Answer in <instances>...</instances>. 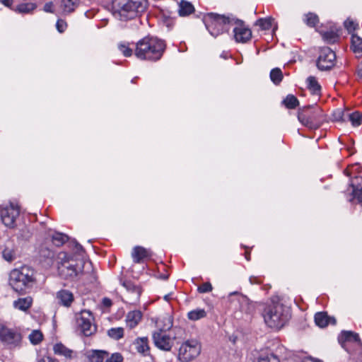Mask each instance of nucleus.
I'll use <instances>...</instances> for the list:
<instances>
[{
	"instance_id": "obj_1",
	"label": "nucleus",
	"mask_w": 362,
	"mask_h": 362,
	"mask_svg": "<svg viewBox=\"0 0 362 362\" xmlns=\"http://www.w3.org/2000/svg\"><path fill=\"white\" fill-rule=\"evenodd\" d=\"M72 245H74L75 255L60 252L57 256V271L59 276L64 279L76 276L83 268V262L78 258L82 256L83 247L76 242H73Z\"/></svg>"
},
{
	"instance_id": "obj_2",
	"label": "nucleus",
	"mask_w": 362,
	"mask_h": 362,
	"mask_svg": "<svg viewBox=\"0 0 362 362\" xmlns=\"http://www.w3.org/2000/svg\"><path fill=\"white\" fill-rule=\"evenodd\" d=\"M147 6V0H113L112 14L119 21H128L139 16Z\"/></svg>"
},
{
	"instance_id": "obj_3",
	"label": "nucleus",
	"mask_w": 362,
	"mask_h": 362,
	"mask_svg": "<svg viewBox=\"0 0 362 362\" xmlns=\"http://www.w3.org/2000/svg\"><path fill=\"white\" fill-rule=\"evenodd\" d=\"M165 49L164 41L156 37L147 36L136 44L134 54L141 60L156 62L162 57Z\"/></svg>"
},
{
	"instance_id": "obj_4",
	"label": "nucleus",
	"mask_w": 362,
	"mask_h": 362,
	"mask_svg": "<svg viewBox=\"0 0 362 362\" xmlns=\"http://www.w3.org/2000/svg\"><path fill=\"white\" fill-rule=\"evenodd\" d=\"M266 325L273 329L283 327L291 317L288 308L280 302H273L267 306L263 313Z\"/></svg>"
},
{
	"instance_id": "obj_5",
	"label": "nucleus",
	"mask_w": 362,
	"mask_h": 362,
	"mask_svg": "<svg viewBox=\"0 0 362 362\" xmlns=\"http://www.w3.org/2000/svg\"><path fill=\"white\" fill-rule=\"evenodd\" d=\"M36 281L35 271L28 266L13 269L9 274V285L18 293H23L33 286Z\"/></svg>"
},
{
	"instance_id": "obj_6",
	"label": "nucleus",
	"mask_w": 362,
	"mask_h": 362,
	"mask_svg": "<svg viewBox=\"0 0 362 362\" xmlns=\"http://www.w3.org/2000/svg\"><path fill=\"white\" fill-rule=\"evenodd\" d=\"M324 117L322 110L317 105L305 106L298 111V119L305 127L317 129Z\"/></svg>"
},
{
	"instance_id": "obj_7",
	"label": "nucleus",
	"mask_w": 362,
	"mask_h": 362,
	"mask_svg": "<svg viewBox=\"0 0 362 362\" xmlns=\"http://www.w3.org/2000/svg\"><path fill=\"white\" fill-rule=\"evenodd\" d=\"M203 21L209 33L215 37L228 32L230 25H233V20L214 13L204 16Z\"/></svg>"
},
{
	"instance_id": "obj_8",
	"label": "nucleus",
	"mask_w": 362,
	"mask_h": 362,
	"mask_svg": "<svg viewBox=\"0 0 362 362\" xmlns=\"http://www.w3.org/2000/svg\"><path fill=\"white\" fill-rule=\"evenodd\" d=\"M0 341L10 349L19 347L22 342V334L18 328L0 323Z\"/></svg>"
},
{
	"instance_id": "obj_9",
	"label": "nucleus",
	"mask_w": 362,
	"mask_h": 362,
	"mask_svg": "<svg viewBox=\"0 0 362 362\" xmlns=\"http://www.w3.org/2000/svg\"><path fill=\"white\" fill-rule=\"evenodd\" d=\"M202 346L197 340H187L179 349L178 360L181 362H190L200 354Z\"/></svg>"
},
{
	"instance_id": "obj_10",
	"label": "nucleus",
	"mask_w": 362,
	"mask_h": 362,
	"mask_svg": "<svg viewBox=\"0 0 362 362\" xmlns=\"http://www.w3.org/2000/svg\"><path fill=\"white\" fill-rule=\"evenodd\" d=\"M20 215V208L12 203L3 204L0 207V217L2 223L8 228L16 226V220Z\"/></svg>"
},
{
	"instance_id": "obj_11",
	"label": "nucleus",
	"mask_w": 362,
	"mask_h": 362,
	"mask_svg": "<svg viewBox=\"0 0 362 362\" xmlns=\"http://www.w3.org/2000/svg\"><path fill=\"white\" fill-rule=\"evenodd\" d=\"M336 54L327 47H322L320 50L317 60V66L321 71L331 69L335 64Z\"/></svg>"
},
{
	"instance_id": "obj_12",
	"label": "nucleus",
	"mask_w": 362,
	"mask_h": 362,
	"mask_svg": "<svg viewBox=\"0 0 362 362\" xmlns=\"http://www.w3.org/2000/svg\"><path fill=\"white\" fill-rule=\"evenodd\" d=\"M122 285L126 288L127 292L124 302L130 305L139 303L142 293L141 288L134 284L132 281L127 280L122 281Z\"/></svg>"
},
{
	"instance_id": "obj_13",
	"label": "nucleus",
	"mask_w": 362,
	"mask_h": 362,
	"mask_svg": "<svg viewBox=\"0 0 362 362\" xmlns=\"http://www.w3.org/2000/svg\"><path fill=\"white\" fill-rule=\"evenodd\" d=\"M78 330L86 337L90 336V311L83 310L76 315Z\"/></svg>"
},
{
	"instance_id": "obj_14",
	"label": "nucleus",
	"mask_w": 362,
	"mask_h": 362,
	"mask_svg": "<svg viewBox=\"0 0 362 362\" xmlns=\"http://www.w3.org/2000/svg\"><path fill=\"white\" fill-rule=\"evenodd\" d=\"M234 23L235 26L233 28V33L235 41L241 43L248 42L252 37L251 30L246 27L242 21L237 20Z\"/></svg>"
},
{
	"instance_id": "obj_15",
	"label": "nucleus",
	"mask_w": 362,
	"mask_h": 362,
	"mask_svg": "<svg viewBox=\"0 0 362 362\" xmlns=\"http://www.w3.org/2000/svg\"><path fill=\"white\" fill-rule=\"evenodd\" d=\"M174 339L162 331L154 332L153 339L154 344L163 351H170L173 346Z\"/></svg>"
},
{
	"instance_id": "obj_16",
	"label": "nucleus",
	"mask_w": 362,
	"mask_h": 362,
	"mask_svg": "<svg viewBox=\"0 0 362 362\" xmlns=\"http://www.w3.org/2000/svg\"><path fill=\"white\" fill-rule=\"evenodd\" d=\"M56 300L58 305L70 308L74 301V296L71 291L67 289H61L56 293Z\"/></svg>"
},
{
	"instance_id": "obj_17",
	"label": "nucleus",
	"mask_w": 362,
	"mask_h": 362,
	"mask_svg": "<svg viewBox=\"0 0 362 362\" xmlns=\"http://www.w3.org/2000/svg\"><path fill=\"white\" fill-rule=\"evenodd\" d=\"M338 116H335V119L337 120L345 121L347 118L354 127H358L362 123V114L358 111L352 113L341 112L338 111Z\"/></svg>"
},
{
	"instance_id": "obj_18",
	"label": "nucleus",
	"mask_w": 362,
	"mask_h": 362,
	"mask_svg": "<svg viewBox=\"0 0 362 362\" xmlns=\"http://www.w3.org/2000/svg\"><path fill=\"white\" fill-rule=\"evenodd\" d=\"M143 314L139 310L129 312L125 318L127 326L130 329L136 327L142 319Z\"/></svg>"
},
{
	"instance_id": "obj_19",
	"label": "nucleus",
	"mask_w": 362,
	"mask_h": 362,
	"mask_svg": "<svg viewBox=\"0 0 362 362\" xmlns=\"http://www.w3.org/2000/svg\"><path fill=\"white\" fill-rule=\"evenodd\" d=\"M315 324L320 327H325L329 324L335 325L336 320L334 317H330L326 313L320 312L317 313L315 315Z\"/></svg>"
},
{
	"instance_id": "obj_20",
	"label": "nucleus",
	"mask_w": 362,
	"mask_h": 362,
	"mask_svg": "<svg viewBox=\"0 0 362 362\" xmlns=\"http://www.w3.org/2000/svg\"><path fill=\"white\" fill-rule=\"evenodd\" d=\"M135 349L138 353L143 356H147L149 354L150 347L148 346V339L147 337H139L134 341Z\"/></svg>"
},
{
	"instance_id": "obj_21",
	"label": "nucleus",
	"mask_w": 362,
	"mask_h": 362,
	"mask_svg": "<svg viewBox=\"0 0 362 362\" xmlns=\"http://www.w3.org/2000/svg\"><path fill=\"white\" fill-rule=\"evenodd\" d=\"M351 185L353 188L354 197L362 204V177H355L351 180Z\"/></svg>"
},
{
	"instance_id": "obj_22",
	"label": "nucleus",
	"mask_w": 362,
	"mask_h": 362,
	"mask_svg": "<svg viewBox=\"0 0 362 362\" xmlns=\"http://www.w3.org/2000/svg\"><path fill=\"white\" fill-rule=\"evenodd\" d=\"M339 341L341 344L342 346L344 347L345 343L346 342H360V338L358 334L351 331H343L339 337Z\"/></svg>"
},
{
	"instance_id": "obj_23",
	"label": "nucleus",
	"mask_w": 362,
	"mask_h": 362,
	"mask_svg": "<svg viewBox=\"0 0 362 362\" xmlns=\"http://www.w3.org/2000/svg\"><path fill=\"white\" fill-rule=\"evenodd\" d=\"M132 256L135 263H140L149 256V252L143 247L136 246L132 251Z\"/></svg>"
},
{
	"instance_id": "obj_24",
	"label": "nucleus",
	"mask_w": 362,
	"mask_h": 362,
	"mask_svg": "<svg viewBox=\"0 0 362 362\" xmlns=\"http://www.w3.org/2000/svg\"><path fill=\"white\" fill-rule=\"evenodd\" d=\"M53 351L56 355L64 356L66 358H71L73 351L66 346H65L62 343H57L53 346Z\"/></svg>"
},
{
	"instance_id": "obj_25",
	"label": "nucleus",
	"mask_w": 362,
	"mask_h": 362,
	"mask_svg": "<svg viewBox=\"0 0 362 362\" xmlns=\"http://www.w3.org/2000/svg\"><path fill=\"white\" fill-rule=\"evenodd\" d=\"M39 255L41 258L48 261V264H52L55 252L45 245H41L39 250Z\"/></svg>"
},
{
	"instance_id": "obj_26",
	"label": "nucleus",
	"mask_w": 362,
	"mask_h": 362,
	"mask_svg": "<svg viewBox=\"0 0 362 362\" xmlns=\"http://www.w3.org/2000/svg\"><path fill=\"white\" fill-rule=\"evenodd\" d=\"M308 88L313 95H319L321 92V86L314 76H309L307 78Z\"/></svg>"
},
{
	"instance_id": "obj_27",
	"label": "nucleus",
	"mask_w": 362,
	"mask_h": 362,
	"mask_svg": "<svg viewBox=\"0 0 362 362\" xmlns=\"http://www.w3.org/2000/svg\"><path fill=\"white\" fill-rule=\"evenodd\" d=\"M36 8V4L32 2H26L18 4L15 8V11L19 13L28 14L33 12Z\"/></svg>"
},
{
	"instance_id": "obj_28",
	"label": "nucleus",
	"mask_w": 362,
	"mask_h": 362,
	"mask_svg": "<svg viewBox=\"0 0 362 362\" xmlns=\"http://www.w3.org/2000/svg\"><path fill=\"white\" fill-rule=\"evenodd\" d=\"M32 302H33L32 298L26 297V298H19L18 300H15L13 302V305L16 308H17L20 310L25 311L28 308H30V307L32 305Z\"/></svg>"
},
{
	"instance_id": "obj_29",
	"label": "nucleus",
	"mask_w": 362,
	"mask_h": 362,
	"mask_svg": "<svg viewBox=\"0 0 362 362\" xmlns=\"http://www.w3.org/2000/svg\"><path fill=\"white\" fill-rule=\"evenodd\" d=\"M51 238L52 243L57 247L63 245L69 240V237L66 234L58 232H54Z\"/></svg>"
},
{
	"instance_id": "obj_30",
	"label": "nucleus",
	"mask_w": 362,
	"mask_h": 362,
	"mask_svg": "<svg viewBox=\"0 0 362 362\" xmlns=\"http://www.w3.org/2000/svg\"><path fill=\"white\" fill-rule=\"evenodd\" d=\"M194 11L193 5L186 1H182L180 4L179 14L181 16H188Z\"/></svg>"
},
{
	"instance_id": "obj_31",
	"label": "nucleus",
	"mask_w": 362,
	"mask_h": 362,
	"mask_svg": "<svg viewBox=\"0 0 362 362\" xmlns=\"http://www.w3.org/2000/svg\"><path fill=\"white\" fill-rule=\"evenodd\" d=\"M44 335L39 329H33L28 335V339L33 345H37L42 341Z\"/></svg>"
},
{
	"instance_id": "obj_32",
	"label": "nucleus",
	"mask_w": 362,
	"mask_h": 362,
	"mask_svg": "<svg viewBox=\"0 0 362 362\" xmlns=\"http://www.w3.org/2000/svg\"><path fill=\"white\" fill-rule=\"evenodd\" d=\"M351 49L356 54L362 53V38L357 35L351 36Z\"/></svg>"
},
{
	"instance_id": "obj_33",
	"label": "nucleus",
	"mask_w": 362,
	"mask_h": 362,
	"mask_svg": "<svg viewBox=\"0 0 362 362\" xmlns=\"http://www.w3.org/2000/svg\"><path fill=\"white\" fill-rule=\"evenodd\" d=\"M62 7L64 13H70L76 7L78 0H62Z\"/></svg>"
},
{
	"instance_id": "obj_34",
	"label": "nucleus",
	"mask_w": 362,
	"mask_h": 362,
	"mask_svg": "<svg viewBox=\"0 0 362 362\" xmlns=\"http://www.w3.org/2000/svg\"><path fill=\"white\" fill-rule=\"evenodd\" d=\"M124 329L123 327H112L107 330V335L114 340H119L123 338Z\"/></svg>"
},
{
	"instance_id": "obj_35",
	"label": "nucleus",
	"mask_w": 362,
	"mask_h": 362,
	"mask_svg": "<svg viewBox=\"0 0 362 362\" xmlns=\"http://www.w3.org/2000/svg\"><path fill=\"white\" fill-rule=\"evenodd\" d=\"M206 313L204 309L198 308L191 310L188 313L187 317L191 320H198L205 317Z\"/></svg>"
},
{
	"instance_id": "obj_36",
	"label": "nucleus",
	"mask_w": 362,
	"mask_h": 362,
	"mask_svg": "<svg viewBox=\"0 0 362 362\" xmlns=\"http://www.w3.org/2000/svg\"><path fill=\"white\" fill-rule=\"evenodd\" d=\"M257 362H280L277 356L271 352L261 354Z\"/></svg>"
},
{
	"instance_id": "obj_37",
	"label": "nucleus",
	"mask_w": 362,
	"mask_h": 362,
	"mask_svg": "<svg viewBox=\"0 0 362 362\" xmlns=\"http://www.w3.org/2000/svg\"><path fill=\"white\" fill-rule=\"evenodd\" d=\"M108 353L103 350H92V362H103Z\"/></svg>"
},
{
	"instance_id": "obj_38",
	"label": "nucleus",
	"mask_w": 362,
	"mask_h": 362,
	"mask_svg": "<svg viewBox=\"0 0 362 362\" xmlns=\"http://www.w3.org/2000/svg\"><path fill=\"white\" fill-rule=\"evenodd\" d=\"M283 103L288 109H294L299 105L298 100L293 95H287L284 100Z\"/></svg>"
},
{
	"instance_id": "obj_39",
	"label": "nucleus",
	"mask_w": 362,
	"mask_h": 362,
	"mask_svg": "<svg viewBox=\"0 0 362 362\" xmlns=\"http://www.w3.org/2000/svg\"><path fill=\"white\" fill-rule=\"evenodd\" d=\"M273 21L274 19L272 18H259L256 21L255 25L259 26L263 30H267L272 28Z\"/></svg>"
},
{
	"instance_id": "obj_40",
	"label": "nucleus",
	"mask_w": 362,
	"mask_h": 362,
	"mask_svg": "<svg viewBox=\"0 0 362 362\" xmlns=\"http://www.w3.org/2000/svg\"><path fill=\"white\" fill-rule=\"evenodd\" d=\"M270 78L274 84H279L283 78L281 70L279 68L273 69L270 72Z\"/></svg>"
},
{
	"instance_id": "obj_41",
	"label": "nucleus",
	"mask_w": 362,
	"mask_h": 362,
	"mask_svg": "<svg viewBox=\"0 0 362 362\" xmlns=\"http://www.w3.org/2000/svg\"><path fill=\"white\" fill-rule=\"evenodd\" d=\"M303 21L310 27H315L319 22L318 16L313 13L305 14Z\"/></svg>"
},
{
	"instance_id": "obj_42",
	"label": "nucleus",
	"mask_w": 362,
	"mask_h": 362,
	"mask_svg": "<svg viewBox=\"0 0 362 362\" xmlns=\"http://www.w3.org/2000/svg\"><path fill=\"white\" fill-rule=\"evenodd\" d=\"M112 305V300L105 297L103 298L101 303L97 306V308L100 310L102 313H108Z\"/></svg>"
},
{
	"instance_id": "obj_43",
	"label": "nucleus",
	"mask_w": 362,
	"mask_h": 362,
	"mask_svg": "<svg viewBox=\"0 0 362 362\" xmlns=\"http://www.w3.org/2000/svg\"><path fill=\"white\" fill-rule=\"evenodd\" d=\"M101 288V284L95 274V268L92 266V291L94 289L95 291H100Z\"/></svg>"
},
{
	"instance_id": "obj_44",
	"label": "nucleus",
	"mask_w": 362,
	"mask_h": 362,
	"mask_svg": "<svg viewBox=\"0 0 362 362\" xmlns=\"http://www.w3.org/2000/svg\"><path fill=\"white\" fill-rule=\"evenodd\" d=\"M323 38L328 43H334L337 41L339 35L334 31H327L323 34Z\"/></svg>"
},
{
	"instance_id": "obj_45",
	"label": "nucleus",
	"mask_w": 362,
	"mask_h": 362,
	"mask_svg": "<svg viewBox=\"0 0 362 362\" xmlns=\"http://www.w3.org/2000/svg\"><path fill=\"white\" fill-rule=\"evenodd\" d=\"M35 362H59V361L49 354H39Z\"/></svg>"
},
{
	"instance_id": "obj_46",
	"label": "nucleus",
	"mask_w": 362,
	"mask_h": 362,
	"mask_svg": "<svg viewBox=\"0 0 362 362\" xmlns=\"http://www.w3.org/2000/svg\"><path fill=\"white\" fill-rule=\"evenodd\" d=\"M4 259L8 262H12L15 259V252L13 250L5 248L2 252Z\"/></svg>"
},
{
	"instance_id": "obj_47",
	"label": "nucleus",
	"mask_w": 362,
	"mask_h": 362,
	"mask_svg": "<svg viewBox=\"0 0 362 362\" xmlns=\"http://www.w3.org/2000/svg\"><path fill=\"white\" fill-rule=\"evenodd\" d=\"M118 48L124 56L127 57L132 56L133 53V50L129 47V44H119Z\"/></svg>"
},
{
	"instance_id": "obj_48",
	"label": "nucleus",
	"mask_w": 362,
	"mask_h": 362,
	"mask_svg": "<svg viewBox=\"0 0 362 362\" xmlns=\"http://www.w3.org/2000/svg\"><path fill=\"white\" fill-rule=\"evenodd\" d=\"M213 289L212 285L210 282H205L199 286L197 288V291L200 293H205L211 292Z\"/></svg>"
},
{
	"instance_id": "obj_49",
	"label": "nucleus",
	"mask_w": 362,
	"mask_h": 362,
	"mask_svg": "<svg viewBox=\"0 0 362 362\" xmlns=\"http://www.w3.org/2000/svg\"><path fill=\"white\" fill-rule=\"evenodd\" d=\"M344 27L349 31V33H351L357 29L358 24L356 23L354 21L347 19L344 22Z\"/></svg>"
},
{
	"instance_id": "obj_50",
	"label": "nucleus",
	"mask_w": 362,
	"mask_h": 362,
	"mask_svg": "<svg viewBox=\"0 0 362 362\" xmlns=\"http://www.w3.org/2000/svg\"><path fill=\"white\" fill-rule=\"evenodd\" d=\"M56 28H57V30L60 33H62L65 31V30L67 28V23L65 21L62 20V19H59L57 21V23H56Z\"/></svg>"
},
{
	"instance_id": "obj_51",
	"label": "nucleus",
	"mask_w": 362,
	"mask_h": 362,
	"mask_svg": "<svg viewBox=\"0 0 362 362\" xmlns=\"http://www.w3.org/2000/svg\"><path fill=\"white\" fill-rule=\"evenodd\" d=\"M122 356L119 353H115L110 358H107L105 362H122Z\"/></svg>"
},
{
	"instance_id": "obj_52",
	"label": "nucleus",
	"mask_w": 362,
	"mask_h": 362,
	"mask_svg": "<svg viewBox=\"0 0 362 362\" xmlns=\"http://www.w3.org/2000/svg\"><path fill=\"white\" fill-rule=\"evenodd\" d=\"M233 296H236V297H237V300H238V301H244V302H246V301L247 300V298L245 296L242 295L241 293H239V292H238V291H235V292L230 293L229 294L228 298H229L230 300H231V298H232Z\"/></svg>"
},
{
	"instance_id": "obj_53",
	"label": "nucleus",
	"mask_w": 362,
	"mask_h": 362,
	"mask_svg": "<svg viewBox=\"0 0 362 362\" xmlns=\"http://www.w3.org/2000/svg\"><path fill=\"white\" fill-rule=\"evenodd\" d=\"M53 6L54 4L52 1L47 2L45 4L43 10L47 13H54Z\"/></svg>"
},
{
	"instance_id": "obj_54",
	"label": "nucleus",
	"mask_w": 362,
	"mask_h": 362,
	"mask_svg": "<svg viewBox=\"0 0 362 362\" xmlns=\"http://www.w3.org/2000/svg\"><path fill=\"white\" fill-rule=\"evenodd\" d=\"M0 2L6 6L10 7L12 4V0H0Z\"/></svg>"
},
{
	"instance_id": "obj_55",
	"label": "nucleus",
	"mask_w": 362,
	"mask_h": 362,
	"mask_svg": "<svg viewBox=\"0 0 362 362\" xmlns=\"http://www.w3.org/2000/svg\"><path fill=\"white\" fill-rule=\"evenodd\" d=\"M250 281L251 284H259V281L257 279L256 277L251 276L250 278Z\"/></svg>"
},
{
	"instance_id": "obj_56",
	"label": "nucleus",
	"mask_w": 362,
	"mask_h": 362,
	"mask_svg": "<svg viewBox=\"0 0 362 362\" xmlns=\"http://www.w3.org/2000/svg\"><path fill=\"white\" fill-rule=\"evenodd\" d=\"M303 362H322V361H320L319 360H315L312 358H307L303 361Z\"/></svg>"
},
{
	"instance_id": "obj_57",
	"label": "nucleus",
	"mask_w": 362,
	"mask_h": 362,
	"mask_svg": "<svg viewBox=\"0 0 362 362\" xmlns=\"http://www.w3.org/2000/svg\"><path fill=\"white\" fill-rule=\"evenodd\" d=\"M161 278H162V279H165V280H166V279H168V275H163V276H161Z\"/></svg>"
},
{
	"instance_id": "obj_58",
	"label": "nucleus",
	"mask_w": 362,
	"mask_h": 362,
	"mask_svg": "<svg viewBox=\"0 0 362 362\" xmlns=\"http://www.w3.org/2000/svg\"><path fill=\"white\" fill-rule=\"evenodd\" d=\"M165 300H169V295H165L164 297Z\"/></svg>"
},
{
	"instance_id": "obj_59",
	"label": "nucleus",
	"mask_w": 362,
	"mask_h": 362,
	"mask_svg": "<svg viewBox=\"0 0 362 362\" xmlns=\"http://www.w3.org/2000/svg\"><path fill=\"white\" fill-rule=\"evenodd\" d=\"M358 74L362 78V69L359 70Z\"/></svg>"
},
{
	"instance_id": "obj_60",
	"label": "nucleus",
	"mask_w": 362,
	"mask_h": 362,
	"mask_svg": "<svg viewBox=\"0 0 362 362\" xmlns=\"http://www.w3.org/2000/svg\"><path fill=\"white\" fill-rule=\"evenodd\" d=\"M246 259H247V260H249V259H250V258H249V255H246Z\"/></svg>"
},
{
	"instance_id": "obj_61",
	"label": "nucleus",
	"mask_w": 362,
	"mask_h": 362,
	"mask_svg": "<svg viewBox=\"0 0 362 362\" xmlns=\"http://www.w3.org/2000/svg\"><path fill=\"white\" fill-rule=\"evenodd\" d=\"M221 57L226 58L225 54L221 55Z\"/></svg>"
},
{
	"instance_id": "obj_62",
	"label": "nucleus",
	"mask_w": 362,
	"mask_h": 362,
	"mask_svg": "<svg viewBox=\"0 0 362 362\" xmlns=\"http://www.w3.org/2000/svg\"><path fill=\"white\" fill-rule=\"evenodd\" d=\"M221 57L226 58L225 54L221 55Z\"/></svg>"
},
{
	"instance_id": "obj_63",
	"label": "nucleus",
	"mask_w": 362,
	"mask_h": 362,
	"mask_svg": "<svg viewBox=\"0 0 362 362\" xmlns=\"http://www.w3.org/2000/svg\"><path fill=\"white\" fill-rule=\"evenodd\" d=\"M221 57L226 58L225 54L221 55Z\"/></svg>"
}]
</instances>
